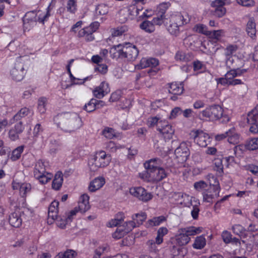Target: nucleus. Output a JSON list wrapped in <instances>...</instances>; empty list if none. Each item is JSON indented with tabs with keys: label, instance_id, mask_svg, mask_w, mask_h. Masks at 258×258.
Listing matches in <instances>:
<instances>
[{
	"label": "nucleus",
	"instance_id": "nucleus-1",
	"mask_svg": "<svg viewBox=\"0 0 258 258\" xmlns=\"http://www.w3.org/2000/svg\"><path fill=\"white\" fill-rule=\"evenodd\" d=\"M162 160L154 158L146 161L144 163L145 170L139 173V177L144 181L158 182L167 176L165 169L161 167Z\"/></svg>",
	"mask_w": 258,
	"mask_h": 258
},
{
	"label": "nucleus",
	"instance_id": "nucleus-2",
	"mask_svg": "<svg viewBox=\"0 0 258 258\" xmlns=\"http://www.w3.org/2000/svg\"><path fill=\"white\" fill-rule=\"evenodd\" d=\"M109 52L113 59L125 58L128 61H134L138 56L139 50L135 45L125 43L113 46Z\"/></svg>",
	"mask_w": 258,
	"mask_h": 258
},
{
	"label": "nucleus",
	"instance_id": "nucleus-3",
	"mask_svg": "<svg viewBox=\"0 0 258 258\" xmlns=\"http://www.w3.org/2000/svg\"><path fill=\"white\" fill-rule=\"evenodd\" d=\"M58 117L60 121L58 123V126L65 132H75L83 125L82 119L77 113H66Z\"/></svg>",
	"mask_w": 258,
	"mask_h": 258
},
{
	"label": "nucleus",
	"instance_id": "nucleus-4",
	"mask_svg": "<svg viewBox=\"0 0 258 258\" xmlns=\"http://www.w3.org/2000/svg\"><path fill=\"white\" fill-rule=\"evenodd\" d=\"M189 21L190 18L187 14L184 15L179 13L172 14L169 18L167 30L171 34L177 35L179 33V28Z\"/></svg>",
	"mask_w": 258,
	"mask_h": 258
},
{
	"label": "nucleus",
	"instance_id": "nucleus-5",
	"mask_svg": "<svg viewBox=\"0 0 258 258\" xmlns=\"http://www.w3.org/2000/svg\"><path fill=\"white\" fill-rule=\"evenodd\" d=\"M203 228L201 227L189 226L180 228L178 231V234L175 236V240L179 246L187 244L190 240V236H194L200 234L202 232Z\"/></svg>",
	"mask_w": 258,
	"mask_h": 258
},
{
	"label": "nucleus",
	"instance_id": "nucleus-6",
	"mask_svg": "<svg viewBox=\"0 0 258 258\" xmlns=\"http://www.w3.org/2000/svg\"><path fill=\"white\" fill-rule=\"evenodd\" d=\"M111 159V156L104 151L97 152L95 157L89 161L90 170L95 172L100 168L106 167L110 163Z\"/></svg>",
	"mask_w": 258,
	"mask_h": 258
},
{
	"label": "nucleus",
	"instance_id": "nucleus-7",
	"mask_svg": "<svg viewBox=\"0 0 258 258\" xmlns=\"http://www.w3.org/2000/svg\"><path fill=\"white\" fill-rule=\"evenodd\" d=\"M223 113V108L218 105L209 106L200 113L203 117L208 118L211 121L219 119Z\"/></svg>",
	"mask_w": 258,
	"mask_h": 258
},
{
	"label": "nucleus",
	"instance_id": "nucleus-8",
	"mask_svg": "<svg viewBox=\"0 0 258 258\" xmlns=\"http://www.w3.org/2000/svg\"><path fill=\"white\" fill-rule=\"evenodd\" d=\"M190 136L194 142L201 147H207L212 141V138L208 134L201 130L192 131Z\"/></svg>",
	"mask_w": 258,
	"mask_h": 258
},
{
	"label": "nucleus",
	"instance_id": "nucleus-9",
	"mask_svg": "<svg viewBox=\"0 0 258 258\" xmlns=\"http://www.w3.org/2000/svg\"><path fill=\"white\" fill-rule=\"evenodd\" d=\"M49 7L47 9V11L45 14H39V11H32L26 13L23 19L25 21H34L35 23L39 22L41 23H44L45 21H47L50 16L49 13Z\"/></svg>",
	"mask_w": 258,
	"mask_h": 258
},
{
	"label": "nucleus",
	"instance_id": "nucleus-10",
	"mask_svg": "<svg viewBox=\"0 0 258 258\" xmlns=\"http://www.w3.org/2000/svg\"><path fill=\"white\" fill-rule=\"evenodd\" d=\"M165 141L170 140L174 134V128L168 121L161 120L158 125V130Z\"/></svg>",
	"mask_w": 258,
	"mask_h": 258
},
{
	"label": "nucleus",
	"instance_id": "nucleus-11",
	"mask_svg": "<svg viewBox=\"0 0 258 258\" xmlns=\"http://www.w3.org/2000/svg\"><path fill=\"white\" fill-rule=\"evenodd\" d=\"M26 74L24 63L21 61V58H18L14 68L11 70L10 75L12 79L16 81H21Z\"/></svg>",
	"mask_w": 258,
	"mask_h": 258
},
{
	"label": "nucleus",
	"instance_id": "nucleus-12",
	"mask_svg": "<svg viewBox=\"0 0 258 258\" xmlns=\"http://www.w3.org/2000/svg\"><path fill=\"white\" fill-rule=\"evenodd\" d=\"M247 123L249 125V131L258 133V108L254 107L247 115Z\"/></svg>",
	"mask_w": 258,
	"mask_h": 258
},
{
	"label": "nucleus",
	"instance_id": "nucleus-13",
	"mask_svg": "<svg viewBox=\"0 0 258 258\" xmlns=\"http://www.w3.org/2000/svg\"><path fill=\"white\" fill-rule=\"evenodd\" d=\"M192 198L188 195L180 192H173L171 196V199L175 202L188 207L192 205Z\"/></svg>",
	"mask_w": 258,
	"mask_h": 258
},
{
	"label": "nucleus",
	"instance_id": "nucleus-14",
	"mask_svg": "<svg viewBox=\"0 0 258 258\" xmlns=\"http://www.w3.org/2000/svg\"><path fill=\"white\" fill-rule=\"evenodd\" d=\"M25 130V125L22 121L16 123L8 132V138L12 141L19 139V136Z\"/></svg>",
	"mask_w": 258,
	"mask_h": 258
},
{
	"label": "nucleus",
	"instance_id": "nucleus-15",
	"mask_svg": "<svg viewBox=\"0 0 258 258\" xmlns=\"http://www.w3.org/2000/svg\"><path fill=\"white\" fill-rule=\"evenodd\" d=\"M130 192L134 196L144 202H147L152 198L150 193L147 192L144 188L141 186L131 188Z\"/></svg>",
	"mask_w": 258,
	"mask_h": 258
},
{
	"label": "nucleus",
	"instance_id": "nucleus-16",
	"mask_svg": "<svg viewBox=\"0 0 258 258\" xmlns=\"http://www.w3.org/2000/svg\"><path fill=\"white\" fill-rule=\"evenodd\" d=\"M245 69H230V71H228L225 75V76L227 78L230 82L233 83V86L237 85L242 84L243 82L240 79H235V77L242 75L243 73L246 72Z\"/></svg>",
	"mask_w": 258,
	"mask_h": 258
},
{
	"label": "nucleus",
	"instance_id": "nucleus-17",
	"mask_svg": "<svg viewBox=\"0 0 258 258\" xmlns=\"http://www.w3.org/2000/svg\"><path fill=\"white\" fill-rule=\"evenodd\" d=\"M175 155L177 158L180 159L181 162L187 160L190 155L189 149L185 142H182L174 151Z\"/></svg>",
	"mask_w": 258,
	"mask_h": 258
},
{
	"label": "nucleus",
	"instance_id": "nucleus-18",
	"mask_svg": "<svg viewBox=\"0 0 258 258\" xmlns=\"http://www.w3.org/2000/svg\"><path fill=\"white\" fill-rule=\"evenodd\" d=\"M183 90V85L182 83L173 82L169 84V93L173 95L172 96H171L170 99L173 101L177 100V96L180 95Z\"/></svg>",
	"mask_w": 258,
	"mask_h": 258
},
{
	"label": "nucleus",
	"instance_id": "nucleus-19",
	"mask_svg": "<svg viewBox=\"0 0 258 258\" xmlns=\"http://www.w3.org/2000/svg\"><path fill=\"white\" fill-rule=\"evenodd\" d=\"M14 190L19 189L21 196L26 197L27 194L30 193L31 190V185L29 183H21L13 181L12 184Z\"/></svg>",
	"mask_w": 258,
	"mask_h": 258
},
{
	"label": "nucleus",
	"instance_id": "nucleus-20",
	"mask_svg": "<svg viewBox=\"0 0 258 258\" xmlns=\"http://www.w3.org/2000/svg\"><path fill=\"white\" fill-rule=\"evenodd\" d=\"M159 64L158 59L154 58H142L140 62L135 66L137 70H141L146 68H155Z\"/></svg>",
	"mask_w": 258,
	"mask_h": 258
},
{
	"label": "nucleus",
	"instance_id": "nucleus-21",
	"mask_svg": "<svg viewBox=\"0 0 258 258\" xmlns=\"http://www.w3.org/2000/svg\"><path fill=\"white\" fill-rule=\"evenodd\" d=\"M110 91L109 84L105 82H102L99 86L95 88L93 92L96 98L101 99Z\"/></svg>",
	"mask_w": 258,
	"mask_h": 258
},
{
	"label": "nucleus",
	"instance_id": "nucleus-22",
	"mask_svg": "<svg viewBox=\"0 0 258 258\" xmlns=\"http://www.w3.org/2000/svg\"><path fill=\"white\" fill-rule=\"evenodd\" d=\"M33 112L27 107L22 108L10 120V124H12L29 115H32Z\"/></svg>",
	"mask_w": 258,
	"mask_h": 258
},
{
	"label": "nucleus",
	"instance_id": "nucleus-23",
	"mask_svg": "<svg viewBox=\"0 0 258 258\" xmlns=\"http://www.w3.org/2000/svg\"><path fill=\"white\" fill-rule=\"evenodd\" d=\"M89 197L87 194L82 195L78 202V209L81 213H85L90 209Z\"/></svg>",
	"mask_w": 258,
	"mask_h": 258
},
{
	"label": "nucleus",
	"instance_id": "nucleus-24",
	"mask_svg": "<svg viewBox=\"0 0 258 258\" xmlns=\"http://www.w3.org/2000/svg\"><path fill=\"white\" fill-rule=\"evenodd\" d=\"M219 190H215L210 188L206 191L203 192V201L207 203H212L214 199L219 196Z\"/></svg>",
	"mask_w": 258,
	"mask_h": 258
},
{
	"label": "nucleus",
	"instance_id": "nucleus-25",
	"mask_svg": "<svg viewBox=\"0 0 258 258\" xmlns=\"http://www.w3.org/2000/svg\"><path fill=\"white\" fill-rule=\"evenodd\" d=\"M224 3L221 0H216L212 3L213 7H216L214 15L218 17H222L226 13V9L223 7Z\"/></svg>",
	"mask_w": 258,
	"mask_h": 258
},
{
	"label": "nucleus",
	"instance_id": "nucleus-26",
	"mask_svg": "<svg viewBox=\"0 0 258 258\" xmlns=\"http://www.w3.org/2000/svg\"><path fill=\"white\" fill-rule=\"evenodd\" d=\"M9 221L10 224L14 227H19L22 222V220L20 217V213L19 211H15L9 216Z\"/></svg>",
	"mask_w": 258,
	"mask_h": 258
},
{
	"label": "nucleus",
	"instance_id": "nucleus-27",
	"mask_svg": "<svg viewBox=\"0 0 258 258\" xmlns=\"http://www.w3.org/2000/svg\"><path fill=\"white\" fill-rule=\"evenodd\" d=\"M105 183L104 178L102 177L96 178L90 183L89 190L91 192H94L102 187Z\"/></svg>",
	"mask_w": 258,
	"mask_h": 258
},
{
	"label": "nucleus",
	"instance_id": "nucleus-28",
	"mask_svg": "<svg viewBox=\"0 0 258 258\" xmlns=\"http://www.w3.org/2000/svg\"><path fill=\"white\" fill-rule=\"evenodd\" d=\"M166 218L164 216L155 217L151 219L148 220L146 223L145 226L147 228L157 226L160 225L163 222L166 221Z\"/></svg>",
	"mask_w": 258,
	"mask_h": 258
},
{
	"label": "nucleus",
	"instance_id": "nucleus-29",
	"mask_svg": "<svg viewBox=\"0 0 258 258\" xmlns=\"http://www.w3.org/2000/svg\"><path fill=\"white\" fill-rule=\"evenodd\" d=\"M145 0H134V4L133 5H131L128 7L127 12L131 15L133 16H137L139 15V8H138V6H135V5L139 3H141L143 4V2ZM127 12V11L125 9L122 10L120 11L119 14L121 15H124L125 13Z\"/></svg>",
	"mask_w": 258,
	"mask_h": 258
},
{
	"label": "nucleus",
	"instance_id": "nucleus-30",
	"mask_svg": "<svg viewBox=\"0 0 258 258\" xmlns=\"http://www.w3.org/2000/svg\"><path fill=\"white\" fill-rule=\"evenodd\" d=\"M246 30L248 35L251 38L253 39L255 37L256 32V24L253 18H250L247 22Z\"/></svg>",
	"mask_w": 258,
	"mask_h": 258
},
{
	"label": "nucleus",
	"instance_id": "nucleus-31",
	"mask_svg": "<svg viewBox=\"0 0 258 258\" xmlns=\"http://www.w3.org/2000/svg\"><path fill=\"white\" fill-rule=\"evenodd\" d=\"M59 203L53 201L48 208V217L52 219H57Z\"/></svg>",
	"mask_w": 258,
	"mask_h": 258
},
{
	"label": "nucleus",
	"instance_id": "nucleus-32",
	"mask_svg": "<svg viewBox=\"0 0 258 258\" xmlns=\"http://www.w3.org/2000/svg\"><path fill=\"white\" fill-rule=\"evenodd\" d=\"M63 182V175L61 172L58 171L55 175L52 183V187L55 190H59Z\"/></svg>",
	"mask_w": 258,
	"mask_h": 258
},
{
	"label": "nucleus",
	"instance_id": "nucleus-33",
	"mask_svg": "<svg viewBox=\"0 0 258 258\" xmlns=\"http://www.w3.org/2000/svg\"><path fill=\"white\" fill-rule=\"evenodd\" d=\"M46 172L45 166L44 162L41 160L38 161L35 165L33 171L34 177H40V175L44 174Z\"/></svg>",
	"mask_w": 258,
	"mask_h": 258
},
{
	"label": "nucleus",
	"instance_id": "nucleus-34",
	"mask_svg": "<svg viewBox=\"0 0 258 258\" xmlns=\"http://www.w3.org/2000/svg\"><path fill=\"white\" fill-rule=\"evenodd\" d=\"M175 58L177 61L187 62L193 58V55L191 53H186L184 52L179 51L176 52Z\"/></svg>",
	"mask_w": 258,
	"mask_h": 258
},
{
	"label": "nucleus",
	"instance_id": "nucleus-35",
	"mask_svg": "<svg viewBox=\"0 0 258 258\" xmlns=\"http://www.w3.org/2000/svg\"><path fill=\"white\" fill-rule=\"evenodd\" d=\"M206 244V240L205 236L201 235L196 238L192 247L196 249H202L205 246Z\"/></svg>",
	"mask_w": 258,
	"mask_h": 258
},
{
	"label": "nucleus",
	"instance_id": "nucleus-36",
	"mask_svg": "<svg viewBox=\"0 0 258 258\" xmlns=\"http://www.w3.org/2000/svg\"><path fill=\"white\" fill-rule=\"evenodd\" d=\"M228 131H231V132L228 134V141L229 143L232 144H236L239 142V135L235 133V130L234 127L231 128Z\"/></svg>",
	"mask_w": 258,
	"mask_h": 258
},
{
	"label": "nucleus",
	"instance_id": "nucleus-37",
	"mask_svg": "<svg viewBox=\"0 0 258 258\" xmlns=\"http://www.w3.org/2000/svg\"><path fill=\"white\" fill-rule=\"evenodd\" d=\"M127 233L124 228V225L118 226L116 231L112 234V237L115 239H120Z\"/></svg>",
	"mask_w": 258,
	"mask_h": 258
},
{
	"label": "nucleus",
	"instance_id": "nucleus-38",
	"mask_svg": "<svg viewBox=\"0 0 258 258\" xmlns=\"http://www.w3.org/2000/svg\"><path fill=\"white\" fill-rule=\"evenodd\" d=\"M140 28L148 33H152L155 31V27L152 22L144 21L140 24Z\"/></svg>",
	"mask_w": 258,
	"mask_h": 258
},
{
	"label": "nucleus",
	"instance_id": "nucleus-39",
	"mask_svg": "<svg viewBox=\"0 0 258 258\" xmlns=\"http://www.w3.org/2000/svg\"><path fill=\"white\" fill-rule=\"evenodd\" d=\"M128 30L127 27L126 25H122L117 27L112 30V35L113 37H118L121 36Z\"/></svg>",
	"mask_w": 258,
	"mask_h": 258
},
{
	"label": "nucleus",
	"instance_id": "nucleus-40",
	"mask_svg": "<svg viewBox=\"0 0 258 258\" xmlns=\"http://www.w3.org/2000/svg\"><path fill=\"white\" fill-rule=\"evenodd\" d=\"M146 218L147 215L145 212L136 214L132 216L133 220L135 221L138 226L142 224Z\"/></svg>",
	"mask_w": 258,
	"mask_h": 258
},
{
	"label": "nucleus",
	"instance_id": "nucleus-41",
	"mask_svg": "<svg viewBox=\"0 0 258 258\" xmlns=\"http://www.w3.org/2000/svg\"><path fill=\"white\" fill-rule=\"evenodd\" d=\"M40 177H35L41 184H44L48 182L53 177V174L50 172H46L44 174L40 175Z\"/></svg>",
	"mask_w": 258,
	"mask_h": 258
},
{
	"label": "nucleus",
	"instance_id": "nucleus-42",
	"mask_svg": "<svg viewBox=\"0 0 258 258\" xmlns=\"http://www.w3.org/2000/svg\"><path fill=\"white\" fill-rule=\"evenodd\" d=\"M209 183L211 186L210 188L213 189L219 190L220 189L219 181L215 176L212 174L208 175Z\"/></svg>",
	"mask_w": 258,
	"mask_h": 258
},
{
	"label": "nucleus",
	"instance_id": "nucleus-43",
	"mask_svg": "<svg viewBox=\"0 0 258 258\" xmlns=\"http://www.w3.org/2000/svg\"><path fill=\"white\" fill-rule=\"evenodd\" d=\"M214 169L219 174L223 172V165L221 158H215L213 161Z\"/></svg>",
	"mask_w": 258,
	"mask_h": 258
},
{
	"label": "nucleus",
	"instance_id": "nucleus-44",
	"mask_svg": "<svg viewBox=\"0 0 258 258\" xmlns=\"http://www.w3.org/2000/svg\"><path fill=\"white\" fill-rule=\"evenodd\" d=\"M245 147L249 150H255L258 149V138H252L247 141Z\"/></svg>",
	"mask_w": 258,
	"mask_h": 258
},
{
	"label": "nucleus",
	"instance_id": "nucleus-45",
	"mask_svg": "<svg viewBox=\"0 0 258 258\" xmlns=\"http://www.w3.org/2000/svg\"><path fill=\"white\" fill-rule=\"evenodd\" d=\"M194 30L198 33H201L207 36H208V35L210 34V31L208 30L207 26L202 24L196 25L194 27Z\"/></svg>",
	"mask_w": 258,
	"mask_h": 258
},
{
	"label": "nucleus",
	"instance_id": "nucleus-46",
	"mask_svg": "<svg viewBox=\"0 0 258 258\" xmlns=\"http://www.w3.org/2000/svg\"><path fill=\"white\" fill-rule=\"evenodd\" d=\"M76 255V252L74 250L69 249L64 252L58 253L55 258H73Z\"/></svg>",
	"mask_w": 258,
	"mask_h": 258
},
{
	"label": "nucleus",
	"instance_id": "nucleus-47",
	"mask_svg": "<svg viewBox=\"0 0 258 258\" xmlns=\"http://www.w3.org/2000/svg\"><path fill=\"white\" fill-rule=\"evenodd\" d=\"M239 61H240V60L238 59L235 60L232 56L227 57L226 65L230 69H240L238 68V66L236 64V62Z\"/></svg>",
	"mask_w": 258,
	"mask_h": 258
},
{
	"label": "nucleus",
	"instance_id": "nucleus-48",
	"mask_svg": "<svg viewBox=\"0 0 258 258\" xmlns=\"http://www.w3.org/2000/svg\"><path fill=\"white\" fill-rule=\"evenodd\" d=\"M24 146H20L14 150L11 157V159L13 161H16L20 158L22 153L23 152Z\"/></svg>",
	"mask_w": 258,
	"mask_h": 258
},
{
	"label": "nucleus",
	"instance_id": "nucleus-49",
	"mask_svg": "<svg viewBox=\"0 0 258 258\" xmlns=\"http://www.w3.org/2000/svg\"><path fill=\"white\" fill-rule=\"evenodd\" d=\"M97 100L92 98L90 101L84 106V109L86 111L91 112L95 110L96 108Z\"/></svg>",
	"mask_w": 258,
	"mask_h": 258
},
{
	"label": "nucleus",
	"instance_id": "nucleus-50",
	"mask_svg": "<svg viewBox=\"0 0 258 258\" xmlns=\"http://www.w3.org/2000/svg\"><path fill=\"white\" fill-rule=\"evenodd\" d=\"M102 134L106 138L111 139L115 137V133L114 130L111 127H105L102 132Z\"/></svg>",
	"mask_w": 258,
	"mask_h": 258
},
{
	"label": "nucleus",
	"instance_id": "nucleus-51",
	"mask_svg": "<svg viewBox=\"0 0 258 258\" xmlns=\"http://www.w3.org/2000/svg\"><path fill=\"white\" fill-rule=\"evenodd\" d=\"M77 0H68L67 4V9L72 14H75L77 11Z\"/></svg>",
	"mask_w": 258,
	"mask_h": 258
},
{
	"label": "nucleus",
	"instance_id": "nucleus-52",
	"mask_svg": "<svg viewBox=\"0 0 258 258\" xmlns=\"http://www.w3.org/2000/svg\"><path fill=\"white\" fill-rule=\"evenodd\" d=\"M47 99L45 97H41L38 100V110L40 113H44L46 111V104Z\"/></svg>",
	"mask_w": 258,
	"mask_h": 258
},
{
	"label": "nucleus",
	"instance_id": "nucleus-53",
	"mask_svg": "<svg viewBox=\"0 0 258 258\" xmlns=\"http://www.w3.org/2000/svg\"><path fill=\"white\" fill-rule=\"evenodd\" d=\"M224 31L222 29L210 31V34L208 35V36L216 39H219L221 37L224 36Z\"/></svg>",
	"mask_w": 258,
	"mask_h": 258
},
{
	"label": "nucleus",
	"instance_id": "nucleus-54",
	"mask_svg": "<svg viewBox=\"0 0 258 258\" xmlns=\"http://www.w3.org/2000/svg\"><path fill=\"white\" fill-rule=\"evenodd\" d=\"M233 232L236 235L243 236L244 235L245 229L243 226L239 224L234 225L232 227Z\"/></svg>",
	"mask_w": 258,
	"mask_h": 258
},
{
	"label": "nucleus",
	"instance_id": "nucleus-55",
	"mask_svg": "<svg viewBox=\"0 0 258 258\" xmlns=\"http://www.w3.org/2000/svg\"><path fill=\"white\" fill-rule=\"evenodd\" d=\"M237 49V45H229L225 49V55L226 57L232 56L231 55L236 51Z\"/></svg>",
	"mask_w": 258,
	"mask_h": 258
},
{
	"label": "nucleus",
	"instance_id": "nucleus-56",
	"mask_svg": "<svg viewBox=\"0 0 258 258\" xmlns=\"http://www.w3.org/2000/svg\"><path fill=\"white\" fill-rule=\"evenodd\" d=\"M96 11L100 15H104L108 12V7L105 4L99 5L96 8Z\"/></svg>",
	"mask_w": 258,
	"mask_h": 258
},
{
	"label": "nucleus",
	"instance_id": "nucleus-57",
	"mask_svg": "<svg viewBox=\"0 0 258 258\" xmlns=\"http://www.w3.org/2000/svg\"><path fill=\"white\" fill-rule=\"evenodd\" d=\"M170 6V4L168 2H164L160 4L158 7V14L164 15L166 10Z\"/></svg>",
	"mask_w": 258,
	"mask_h": 258
},
{
	"label": "nucleus",
	"instance_id": "nucleus-58",
	"mask_svg": "<svg viewBox=\"0 0 258 258\" xmlns=\"http://www.w3.org/2000/svg\"><path fill=\"white\" fill-rule=\"evenodd\" d=\"M107 246L106 245H103L98 247L95 250V254L93 258H100L102 253L107 250Z\"/></svg>",
	"mask_w": 258,
	"mask_h": 258
},
{
	"label": "nucleus",
	"instance_id": "nucleus-59",
	"mask_svg": "<svg viewBox=\"0 0 258 258\" xmlns=\"http://www.w3.org/2000/svg\"><path fill=\"white\" fill-rule=\"evenodd\" d=\"M56 219V224L58 227L61 229H64L66 228V225L71 222L69 220H68L67 218H64V219L61 217H58Z\"/></svg>",
	"mask_w": 258,
	"mask_h": 258
},
{
	"label": "nucleus",
	"instance_id": "nucleus-60",
	"mask_svg": "<svg viewBox=\"0 0 258 258\" xmlns=\"http://www.w3.org/2000/svg\"><path fill=\"white\" fill-rule=\"evenodd\" d=\"M165 20V16L162 15L160 14H158L157 17H154L152 20V23L154 25H159L160 26L164 22Z\"/></svg>",
	"mask_w": 258,
	"mask_h": 258
},
{
	"label": "nucleus",
	"instance_id": "nucleus-61",
	"mask_svg": "<svg viewBox=\"0 0 258 258\" xmlns=\"http://www.w3.org/2000/svg\"><path fill=\"white\" fill-rule=\"evenodd\" d=\"M23 27L24 31H29L31 28H33L37 24L34 21H25L23 19Z\"/></svg>",
	"mask_w": 258,
	"mask_h": 258
},
{
	"label": "nucleus",
	"instance_id": "nucleus-62",
	"mask_svg": "<svg viewBox=\"0 0 258 258\" xmlns=\"http://www.w3.org/2000/svg\"><path fill=\"white\" fill-rule=\"evenodd\" d=\"M122 95L121 91L120 90H116L113 92L109 98L110 102H115L118 101L121 97Z\"/></svg>",
	"mask_w": 258,
	"mask_h": 258
},
{
	"label": "nucleus",
	"instance_id": "nucleus-63",
	"mask_svg": "<svg viewBox=\"0 0 258 258\" xmlns=\"http://www.w3.org/2000/svg\"><path fill=\"white\" fill-rule=\"evenodd\" d=\"M194 186L197 190L200 191L207 187V184L205 181L201 180L196 182Z\"/></svg>",
	"mask_w": 258,
	"mask_h": 258
},
{
	"label": "nucleus",
	"instance_id": "nucleus-64",
	"mask_svg": "<svg viewBox=\"0 0 258 258\" xmlns=\"http://www.w3.org/2000/svg\"><path fill=\"white\" fill-rule=\"evenodd\" d=\"M182 110L179 107H174L171 111L170 118H175L177 116L182 113Z\"/></svg>",
	"mask_w": 258,
	"mask_h": 258
}]
</instances>
